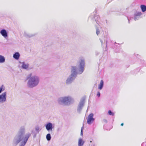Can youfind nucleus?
Returning <instances> with one entry per match:
<instances>
[{
  "label": "nucleus",
  "mask_w": 146,
  "mask_h": 146,
  "mask_svg": "<svg viewBox=\"0 0 146 146\" xmlns=\"http://www.w3.org/2000/svg\"><path fill=\"white\" fill-rule=\"evenodd\" d=\"M84 143V141L81 138H80L78 140V146H83Z\"/></svg>",
  "instance_id": "14"
},
{
  "label": "nucleus",
  "mask_w": 146,
  "mask_h": 146,
  "mask_svg": "<svg viewBox=\"0 0 146 146\" xmlns=\"http://www.w3.org/2000/svg\"><path fill=\"white\" fill-rule=\"evenodd\" d=\"M85 103V99L84 98H82L80 100L77 109V112L79 113L80 112L83 107Z\"/></svg>",
  "instance_id": "6"
},
{
  "label": "nucleus",
  "mask_w": 146,
  "mask_h": 146,
  "mask_svg": "<svg viewBox=\"0 0 146 146\" xmlns=\"http://www.w3.org/2000/svg\"><path fill=\"white\" fill-rule=\"evenodd\" d=\"M140 7L143 12H144L146 11V6L145 5H141Z\"/></svg>",
  "instance_id": "17"
},
{
  "label": "nucleus",
  "mask_w": 146,
  "mask_h": 146,
  "mask_svg": "<svg viewBox=\"0 0 146 146\" xmlns=\"http://www.w3.org/2000/svg\"><path fill=\"white\" fill-rule=\"evenodd\" d=\"M20 56V54L18 52H16L13 55V57L17 60L19 59Z\"/></svg>",
  "instance_id": "13"
},
{
  "label": "nucleus",
  "mask_w": 146,
  "mask_h": 146,
  "mask_svg": "<svg viewBox=\"0 0 146 146\" xmlns=\"http://www.w3.org/2000/svg\"><path fill=\"white\" fill-rule=\"evenodd\" d=\"M20 63L22 64L21 68L24 69H25L26 70H28L29 69V64L28 63H26L24 62H20Z\"/></svg>",
  "instance_id": "10"
},
{
  "label": "nucleus",
  "mask_w": 146,
  "mask_h": 146,
  "mask_svg": "<svg viewBox=\"0 0 146 146\" xmlns=\"http://www.w3.org/2000/svg\"><path fill=\"white\" fill-rule=\"evenodd\" d=\"M7 101V92H4L0 95V103H3Z\"/></svg>",
  "instance_id": "7"
},
{
  "label": "nucleus",
  "mask_w": 146,
  "mask_h": 146,
  "mask_svg": "<svg viewBox=\"0 0 146 146\" xmlns=\"http://www.w3.org/2000/svg\"><path fill=\"white\" fill-rule=\"evenodd\" d=\"M0 33L2 36L5 38L8 36V33L7 31L4 29H3L1 30L0 31Z\"/></svg>",
  "instance_id": "12"
},
{
  "label": "nucleus",
  "mask_w": 146,
  "mask_h": 146,
  "mask_svg": "<svg viewBox=\"0 0 146 146\" xmlns=\"http://www.w3.org/2000/svg\"><path fill=\"white\" fill-rule=\"evenodd\" d=\"M5 58L2 55H0V63H3L5 62Z\"/></svg>",
  "instance_id": "16"
},
{
  "label": "nucleus",
  "mask_w": 146,
  "mask_h": 146,
  "mask_svg": "<svg viewBox=\"0 0 146 146\" xmlns=\"http://www.w3.org/2000/svg\"><path fill=\"white\" fill-rule=\"evenodd\" d=\"M31 132H32V133H33V131H31Z\"/></svg>",
  "instance_id": "35"
},
{
  "label": "nucleus",
  "mask_w": 146,
  "mask_h": 146,
  "mask_svg": "<svg viewBox=\"0 0 146 146\" xmlns=\"http://www.w3.org/2000/svg\"><path fill=\"white\" fill-rule=\"evenodd\" d=\"M99 54V52L98 51H96L95 52V54L96 56H98Z\"/></svg>",
  "instance_id": "24"
},
{
  "label": "nucleus",
  "mask_w": 146,
  "mask_h": 146,
  "mask_svg": "<svg viewBox=\"0 0 146 146\" xmlns=\"http://www.w3.org/2000/svg\"><path fill=\"white\" fill-rule=\"evenodd\" d=\"M89 19H90L93 21H95L96 22L99 26V24L100 23V18L99 15H95L94 12L90 16Z\"/></svg>",
  "instance_id": "5"
},
{
  "label": "nucleus",
  "mask_w": 146,
  "mask_h": 146,
  "mask_svg": "<svg viewBox=\"0 0 146 146\" xmlns=\"http://www.w3.org/2000/svg\"><path fill=\"white\" fill-rule=\"evenodd\" d=\"M107 40H106V46H107Z\"/></svg>",
  "instance_id": "31"
},
{
  "label": "nucleus",
  "mask_w": 146,
  "mask_h": 146,
  "mask_svg": "<svg viewBox=\"0 0 146 146\" xmlns=\"http://www.w3.org/2000/svg\"><path fill=\"white\" fill-rule=\"evenodd\" d=\"M128 20H129V19H128Z\"/></svg>",
  "instance_id": "33"
},
{
  "label": "nucleus",
  "mask_w": 146,
  "mask_h": 146,
  "mask_svg": "<svg viewBox=\"0 0 146 146\" xmlns=\"http://www.w3.org/2000/svg\"><path fill=\"white\" fill-rule=\"evenodd\" d=\"M78 68L76 66H72L71 74L68 77L66 83L69 84L72 83L77 76V74H80L84 72L85 66V61L84 59H81L77 64Z\"/></svg>",
  "instance_id": "2"
},
{
  "label": "nucleus",
  "mask_w": 146,
  "mask_h": 146,
  "mask_svg": "<svg viewBox=\"0 0 146 146\" xmlns=\"http://www.w3.org/2000/svg\"><path fill=\"white\" fill-rule=\"evenodd\" d=\"M83 130H81V135H83Z\"/></svg>",
  "instance_id": "25"
},
{
  "label": "nucleus",
  "mask_w": 146,
  "mask_h": 146,
  "mask_svg": "<svg viewBox=\"0 0 146 146\" xmlns=\"http://www.w3.org/2000/svg\"><path fill=\"white\" fill-rule=\"evenodd\" d=\"M100 40L101 42V43L102 44V43H103V41L102 40H101L100 39Z\"/></svg>",
  "instance_id": "28"
},
{
  "label": "nucleus",
  "mask_w": 146,
  "mask_h": 146,
  "mask_svg": "<svg viewBox=\"0 0 146 146\" xmlns=\"http://www.w3.org/2000/svg\"><path fill=\"white\" fill-rule=\"evenodd\" d=\"M108 114L109 115L113 116L114 115V113L112 112L111 110H109L108 111Z\"/></svg>",
  "instance_id": "22"
},
{
  "label": "nucleus",
  "mask_w": 146,
  "mask_h": 146,
  "mask_svg": "<svg viewBox=\"0 0 146 146\" xmlns=\"http://www.w3.org/2000/svg\"><path fill=\"white\" fill-rule=\"evenodd\" d=\"M94 114L91 113L90 114L88 117L87 122L89 124H91L94 120L95 119L93 118Z\"/></svg>",
  "instance_id": "9"
},
{
  "label": "nucleus",
  "mask_w": 146,
  "mask_h": 146,
  "mask_svg": "<svg viewBox=\"0 0 146 146\" xmlns=\"http://www.w3.org/2000/svg\"><path fill=\"white\" fill-rule=\"evenodd\" d=\"M4 90L5 87L3 85H2L0 87V94Z\"/></svg>",
  "instance_id": "20"
},
{
  "label": "nucleus",
  "mask_w": 146,
  "mask_h": 146,
  "mask_svg": "<svg viewBox=\"0 0 146 146\" xmlns=\"http://www.w3.org/2000/svg\"><path fill=\"white\" fill-rule=\"evenodd\" d=\"M25 126L20 127L17 133L14 137L12 144L13 146H17L21 142L19 146H25L29 139L31 135V133L27 132L25 134Z\"/></svg>",
  "instance_id": "1"
},
{
  "label": "nucleus",
  "mask_w": 146,
  "mask_h": 146,
  "mask_svg": "<svg viewBox=\"0 0 146 146\" xmlns=\"http://www.w3.org/2000/svg\"><path fill=\"white\" fill-rule=\"evenodd\" d=\"M46 130L48 132H52L54 127L53 126L52 123L51 122L47 123L45 125Z\"/></svg>",
  "instance_id": "8"
},
{
  "label": "nucleus",
  "mask_w": 146,
  "mask_h": 146,
  "mask_svg": "<svg viewBox=\"0 0 146 146\" xmlns=\"http://www.w3.org/2000/svg\"><path fill=\"white\" fill-rule=\"evenodd\" d=\"M104 121L106 123H107V121L106 119H104Z\"/></svg>",
  "instance_id": "26"
},
{
  "label": "nucleus",
  "mask_w": 146,
  "mask_h": 146,
  "mask_svg": "<svg viewBox=\"0 0 146 146\" xmlns=\"http://www.w3.org/2000/svg\"><path fill=\"white\" fill-rule=\"evenodd\" d=\"M121 125L122 126H123V123H122L121 124Z\"/></svg>",
  "instance_id": "29"
},
{
  "label": "nucleus",
  "mask_w": 146,
  "mask_h": 146,
  "mask_svg": "<svg viewBox=\"0 0 146 146\" xmlns=\"http://www.w3.org/2000/svg\"><path fill=\"white\" fill-rule=\"evenodd\" d=\"M104 86V82L102 80L100 83L98 85V89L100 90H102Z\"/></svg>",
  "instance_id": "15"
},
{
  "label": "nucleus",
  "mask_w": 146,
  "mask_h": 146,
  "mask_svg": "<svg viewBox=\"0 0 146 146\" xmlns=\"http://www.w3.org/2000/svg\"><path fill=\"white\" fill-rule=\"evenodd\" d=\"M41 129V128H40L38 126H36L35 127V130L37 133H38Z\"/></svg>",
  "instance_id": "19"
},
{
  "label": "nucleus",
  "mask_w": 146,
  "mask_h": 146,
  "mask_svg": "<svg viewBox=\"0 0 146 146\" xmlns=\"http://www.w3.org/2000/svg\"><path fill=\"white\" fill-rule=\"evenodd\" d=\"M99 27H96V33L97 35H98L100 33V31L99 29Z\"/></svg>",
  "instance_id": "21"
},
{
  "label": "nucleus",
  "mask_w": 146,
  "mask_h": 146,
  "mask_svg": "<svg viewBox=\"0 0 146 146\" xmlns=\"http://www.w3.org/2000/svg\"><path fill=\"white\" fill-rule=\"evenodd\" d=\"M58 104L61 105H70L73 103L74 100L70 96H64L59 98L57 100Z\"/></svg>",
  "instance_id": "4"
},
{
  "label": "nucleus",
  "mask_w": 146,
  "mask_h": 146,
  "mask_svg": "<svg viewBox=\"0 0 146 146\" xmlns=\"http://www.w3.org/2000/svg\"><path fill=\"white\" fill-rule=\"evenodd\" d=\"M46 138L48 141H50L51 138V137L50 133L47 134L46 136Z\"/></svg>",
  "instance_id": "18"
},
{
  "label": "nucleus",
  "mask_w": 146,
  "mask_h": 146,
  "mask_svg": "<svg viewBox=\"0 0 146 146\" xmlns=\"http://www.w3.org/2000/svg\"><path fill=\"white\" fill-rule=\"evenodd\" d=\"M142 15V13L140 12H137L134 15V19L135 21L139 19L140 18V16Z\"/></svg>",
  "instance_id": "11"
},
{
  "label": "nucleus",
  "mask_w": 146,
  "mask_h": 146,
  "mask_svg": "<svg viewBox=\"0 0 146 146\" xmlns=\"http://www.w3.org/2000/svg\"><path fill=\"white\" fill-rule=\"evenodd\" d=\"M28 80L27 85L29 88H33L36 86L40 82L39 77L36 75L32 76V74H30L27 77Z\"/></svg>",
  "instance_id": "3"
},
{
  "label": "nucleus",
  "mask_w": 146,
  "mask_h": 146,
  "mask_svg": "<svg viewBox=\"0 0 146 146\" xmlns=\"http://www.w3.org/2000/svg\"><path fill=\"white\" fill-rule=\"evenodd\" d=\"M100 96V94L99 92H98L97 94V96L98 97H99Z\"/></svg>",
  "instance_id": "23"
},
{
  "label": "nucleus",
  "mask_w": 146,
  "mask_h": 146,
  "mask_svg": "<svg viewBox=\"0 0 146 146\" xmlns=\"http://www.w3.org/2000/svg\"><path fill=\"white\" fill-rule=\"evenodd\" d=\"M34 35H29V37H32V36H34Z\"/></svg>",
  "instance_id": "27"
},
{
  "label": "nucleus",
  "mask_w": 146,
  "mask_h": 146,
  "mask_svg": "<svg viewBox=\"0 0 146 146\" xmlns=\"http://www.w3.org/2000/svg\"><path fill=\"white\" fill-rule=\"evenodd\" d=\"M117 44L116 42H115V44Z\"/></svg>",
  "instance_id": "34"
},
{
  "label": "nucleus",
  "mask_w": 146,
  "mask_h": 146,
  "mask_svg": "<svg viewBox=\"0 0 146 146\" xmlns=\"http://www.w3.org/2000/svg\"><path fill=\"white\" fill-rule=\"evenodd\" d=\"M144 144V143H142V144H141V146L143 145V144Z\"/></svg>",
  "instance_id": "32"
},
{
  "label": "nucleus",
  "mask_w": 146,
  "mask_h": 146,
  "mask_svg": "<svg viewBox=\"0 0 146 146\" xmlns=\"http://www.w3.org/2000/svg\"><path fill=\"white\" fill-rule=\"evenodd\" d=\"M83 127H84L83 126L82 127L81 130H83Z\"/></svg>",
  "instance_id": "30"
}]
</instances>
